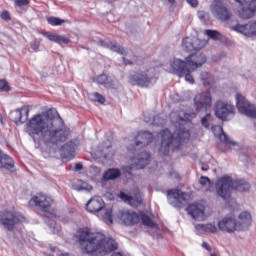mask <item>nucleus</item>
<instances>
[{
  "mask_svg": "<svg viewBox=\"0 0 256 256\" xmlns=\"http://www.w3.org/2000/svg\"><path fill=\"white\" fill-rule=\"evenodd\" d=\"M24 129L34 143H43L46 147L65 143L69 139V129L55 108L35 114L28 120Z\"/></svg>",
  "mask_w": 256,
  "mask_h": 256,
  "instance_id": "1",
  "label": "nucleus"
},
{
  "mask_svg": "<svg viewBox=\"0 0 256 256\" xmlns=\"http://www.w3.org/2000/svg\"><path fill=\"white\" fill-rule=\"evenodd\" d=\"M78 241L82 251L88 255L93 253H113L117 249V243L111 238H105L101 233L92 234L89 229L79 230Z\"/></svg>",
  "mask_w": 256,
  "mask_h": 256,
  "instance_id": "2",
  "label": "nucleus"
},
{
  "mask_svg": "<svg viewBox=\"0 0 256 256\" xmlns=\"http://www.w3.org/2000/svg\"><path fill=\"white\" fill-rule=\"evenodd\" d=\"M161 135V146L160 153L167 156L169 155V149L174 147V149H181V145L186 141H189L191 133L185 128H179L174 133H171L169 129H164L160 132Z\"/></svg>",
  "mask_w": 256,
  "mask_h": 256,
  "instance_id": "3",
  "label": "nucleus"
},
{
  "mask_svg": "<svg viewBox=\"0 0 256 256\" xmlns=\"http://www.w3.org/2000/svg\"><path fill=\"white\" fill-rule=\"evenodd\" d=\"M245 193L251 189V184L246 180H233L230 176H223L216 182V193L224 201L231 199V190Z\"/></svg>",
  "mask_w": 256,
  "mask_h": 256,
  "instance_id": "4",
  "label": "nucleus"
},
{
  "mask_svg": "<svg viewBox=\"0 0 256 256\" xmlns=\"http://www.w3.org/2000/svg\"><path fill=\"white\" fill-rule=\"evenodd\" d=\"M23 221H25V217L20 213L7 210L0 212V224L7 231H15L16 225L23 223Z\"/></svg>",
  "mask_w": 256,
  "mask_h": 256,
  "instance_id": "5",
  "label": "nucleus"
},
{
  "mask_svg": "<svg viewBox=\"0 0 256 256\" xmlns=\"http://www.w3.org/2000/svg\"><path fill=\"white\" fill-rule=\"evenodd\" d=\"M214 113L217 119L230 121L231 117H235V106L226 101L217 100L214 105Z\"/></svg>",
  "mask_w": 256,
  "mask_h": 256,
  "instance_id": "6",
  "label": "nucleus"
},
{
  "mask_svg": "<svg viewBox=\"0 0 256 256\" xmlns=\"http://www.w3.org/2000/svg\"><path fill=\"white\" fill-rule=\"evenodd\" d=\"M194 107L198 113L209 111V109L213 107V97L211 96V91L207 90L196 94L194 97Z\"/></svg>",
  "mask_w": 256,
  "mask_h": 256,
  "instance_id": "7",
  "label": "nucleus"
},
{
  "mask_svg": "<svg viewBox=\"0 0 256 256\" xmlns=\"http://www.w3.org/2000/svg\"><path fill=\"white\" fill-rule=\"evenodd\" d=\"M171 68L173 69L175 75L178 77H185V81L188 83H195V79H193V75H191V71H195L191 69V67L187 66V63L181 59H174L171 64Z\"/></svg>",
  "mask_w": 256,
  "mask_h": 256,
  "instance_id": "8",
  "label": "nucleus"
},
{
  "mask_svg": "<svg viewBox=\"0 0 256 256\" xmlns=\"http://www.w3.org/2000/svg\"><path fill=\"white\" fill-rule=\"evenodd\" d=\"M236 107L242 115L250 117L251 119H256V107L251 104L245 96L241 93L236 94Z\"/></svg>",
  "mask_w": 256,
  "mask_h": 256,
  "instance_id": "9",
  "label": "nucleus"
},
{
  "mask_svg": "<svg viewBox=\"0 0 256 256\" xmlns=\"http://www.w3.org/2000/svg\"><path fill=\"white\" fill-rule=\"evenodd\" d=\"M211 12L218 21H229L231 19V11L223 4L221 0H214L211 4Z\"/></svg>",
  "mask_w": 256,
  "mask_h": 256,
  "instance_id": "10",
  "label": "nucleus"
},
{
  "mask_svg": "<svg viewBox=\"0 0 256 256\" xmlns=\"http://www.w3.org/2000/svg\"><path fill=\"white\" fill-rule=\"evenodd\" d=\"M117 217L127 227H133V225H137L141 221L139 214L133 210H120L117 213Z\"/></svg>",
  "mask_w": 256,
  "mask_h": 256,
  "instance_id": "11",
  "label": "nucleus"
},
{
  "mask_svg": "<svg viewBox=\"0 0 256 256\" xmlns=\"http://www.w3.org/2000/svg\"><path fill=\"white\" fill-rule=\"evenodd\" d=\"M218 229L223 233H233L239 229L237 220L233 214L225 216L222 220L218 221Z\"/></svg>",
  "mask_w": 256,
  "mask_h": 256,
  "instance_id": "12",
  "label": "nucleus"
},
{
  "mask_svg": "<svg viewBox=\"0 0 256 256\" xmlns=\"http://www.w3.org/2000/svg\"><path fill=\"white\" fill-rule=\"evenodd\" d=\"M203 47H205V42L197 37H186L182 40V49L187 53L201 51Z\"/></svg>",
  "mask_w": 256,
  "mask_h": 256,
  "instance_id": "13",
  "label": "nucleus"
},
{
  "mask_svg": "<svg viewBox=\"0 0 256 256\" xmlns=\"http://www.w3.org/2000/svg\"><path fill=\"white\" fill-rule=\"evenodd\" d=\"M10 119L15 123V125H23L29 121V106H22L9 115Z\"/></svg>",
  "mask_w": 256,
  "mask_h": 256,
  "instance_id": "14",
  "label": "nucleus"
},
{
  "mask_svg": "<svg viewBox=\"0 0 256 256\" xmlns=\"http://www.w3.org/2000/svg\"><path fill=\"white\" fill-rule=\"evenodd\" d=\"M184 62L190 67V69H192V71H195V69H199V67H203V65L207 63V56L201 52L191 54L185 58Z\"/></svg>",
  "mask_w": 256,
  "mask_h": 256,
  "instance_id": "15",
  "label": "nucleus"
},
{
  "mask_svg": "<svg viewBox=\"0 0 256 256\" xmlns=\"http://www.w3.org/2000/svg\"><path fill=\"white\" fill-rule=\"evenodd\" d=\"M230 29L236 31V33H241L246 37H256V21H251L247 24H236L231 26Z\"/></svg>",
  "mask_w": 256,
  "mask_h": 256,
  "instance_id": "16",
  "label": "nucleus"
},
{
  "mask_svg": "<svg viewBox=\"0 0 256 256\" xmlns=\"http://www.w3.org/2000/svg\"><path fill=\"white\" fill-rule=\"evenodd\" d=\"M29 205H35L42 213H49L51 209V200L47 199V197L43 194H37L32 197L29 201Z\"/></svg>",
  "mask_w": 256,
  "mask_h": 256,
  "instance_id": "17",
  "label": "nucleus"
},
{
  "mask_svg": "<svg viewBox=\"0 0 256 256\" xmlns=\"http://www.w3.org/2000/svg\"><path fill=\"white\" fill-rule=\"evenodd\" d=\"M129 82L137 87H148L151 85V78L145 72H134L130 74Z\"/></svg>",
  "mask_w": 256,
  "mask_h": 256,
  "instance_id": "18",
  "label": "nucleus"
},
{
  "mask_svg": "<svg viewBox=\"0 0 256 256\" xmlns=\"http://www.w3.org/2000/svg\"><path fill=\"white\" fill-rule=\"evenodd\" d=\"M238 15L241 19H252L256 15V0H251L249 3L240 4Z\"/></svg>",
  "mask_w": 256,
  "mask_h": 256,
  "instance_id": "19",
  "label": "nucleus"
},
{
  "mask_svg": "<svg viewBox=\"0 0 256 256\" xmlns=\"http://www.w3.org/2000/svg\"><path fill=\"white\" fill-rule=\"evenodd\" d=\"M85 207L89 213H103L105 211V201L100 196H96L91 198Z\"/></svg>",
  "mask_w": 256,
  "mask_h": 256,
  "instance_id": "20",
  "label": "nucleus"
},
{
  "mask_svg": "<svg viewBox=\"0 0 256 256\" xmlns=\"http://www.w3.org/2000/svg\"><path fill=\"white\" fill-rule=\"evenodd\" d=\"M97 43L100 47L110 49V51H114V53H118L119 55H127V52L125 51V48L123 46L119 45L115 41H111V39L109 38L99 40Z\"/></svg>",
  "mask_w": 256,
  "mask_h": 256,
  "instance_id": "21",
  "label": "nucleus"
},
{
  "mask_svg": "<svg viewBox=\"0 0 256 256\" xmlns=\"http://www.w3.org/2000/svg\"><path fill=\"white\" fill-rule=\"evenodd\" d=\"M60 157L65 161H71L75 158V142L69 141L60 148Z\"/></svg>",
  "mask_w": 256,
  "mask_h": 256,
  "instance_id": "22",
  "label": "nucleus"
},
{
  "mask_svg": "<svg viewBox=\"0 0 256 256\" xmlns=\"http://www.w3.org/2000/svg\"><path fill=\"white\" fill-rule=\"evenodd\" d=\"M41 34L49 41H52L53 43H58V45H68V43H71L69 37L65 35H57L49 31H42Z\"/></svg>",
  "mask_w": 256,
  "mask_h": 256,
  "instance_id": "23",
  "label": "nucleus"
},
{
  "mask_svg": "<svg viewBox=\"0 0 256 256\" xmlns=\"http://www.w3.org/2000/svg\"><path fill=\"white\" fill-rule=\"evenodd\" d=\"M151 160V154L149 152L143 151L140 152L134 159L132 160L136 169H145L147 165H149V161Z\"/></svg>",
  "mask_w": 256,
  "mask_h": 256,
  "instance_id": "24",
  "label": "nucleus"
},
{
  "mask_svg": "<svg viewBox=\"0 0 256 256\" xmlns=\"http://www.w3.org/2000/svg\"><path fill=\"white\" fill-rule=\"evenodd\" d=\"M219 140L220 143L218 144V149H222L224 153H227V151H231L233 147L237 145L235 141L229 139V136L225 132H222L219 135Z\"/></svg>",
  "mask_w": 256,
  "mask_h": 256,
  "instance_id": "25",
  "label": "nucleus"
},
{
  "mask_svg": "<svg viewBox=\"0 0 256 256\" xmlns=\"http://www.w3.org/2000/svg\"><path fill=\"white\" fill-rule=\"evenodd\" d=\"M153 143V134L149 131L139 132L136 137V147H147Z\"/></svg>",
  "mask_w": 256,
  "mask_h": 256,
  "instance_id": "26",
  "label": "nucleus"
},
{
  "mask_svg": "<svg viewBox=\"0 0 256 256\" xmlns=\"http://www.w3.org/2000/svg\"><path fill=\"white\" fill-rule=\"evenodd\" d=\"M0 169H6V171H13L15 169V161L9 155L3 153L0 150Z\"/></svg>",
  "mask_w": 256,
  "mask_h": 256,
  "instance_id": "27",
  "label": "nucleus"
},
{
  "mask_svg": "<svg viewBox=\"0 0 256 256\" xmlns=\"http://www.w3.org/2000/svg\"><path fill=\"white\" fill-rule=\"evenodd\" d=\"M239 222H238V231H245V229H249V225H251V213L244 211L240 213L238 216Z\"/></svg>",
  "mask_w": 256,
  "mask_h": 256,
  "instance_id": "28",
  "label": "nucleus"
},
{
  "mask_svg": "<svg viewBox=\"0 0 256 256\" xmlns=\"http://www.w3.org/2000/svg\"><path fill=\"white\" fill-rule=\"evenodd\" d=\"M186 211L192 219H201L203 215H205V211L201 209V206L199 204H190L187 206Z\"/></svg>",
  "mask_w": 256,
  "mask_h": 256,
  "instance_id": "29",
  "label": "nucleus"
},
{
  "mask_svg": "<svg viewBox=\"0 0 256 256\" xmlns=\"http://www.w3.org/2000/svg\"><path fill=\"white\" fill-rule=\"evenodd\" d=\"M121 177V170L117 168H109L106 170L102 176L103 181H115Z\"/></svg>",
  "mask_w": 256,
  "mask_h": 256,
  "instance_id": "30",
  "label": "nucleus"
},
{
  "mask_svg": "<svg viewBox=\"0 0 256 256\" xmlns=\"http://www.w3.org/2000/svg\"><path fill=\"white\" fill-rule=\"evenodd\" d=\"M96 83H98V85H104L106 89H113V87H115L113 79H111L107 74H100L96 78Z\"/></svg>",
  "mask_w": 256,
  "mask_h": 256,
  "instance_id": "31",
  "label": "nucleus"
},
{
  "mask_svg": "<svg viewBox=\"0 0 256 256\" xmlns=\"http://www.w3.org/2000/svg\"><path fill=\"white\" fill-rule=\"evenodd\" d=\"M200 79L204 87H211V85H215V77L209 72H201Z\"/></svg>",
  "mask_w": 256,
  "mask_h": 256,
  "instance_id": "32",
  "label": "nucleus"
},
{
  "mask_svg": "<svg viewBox=\"0 0 256 256\" xmlns=\"http://www.w3.org/2000/svg\"><path fill=\"white\" fill-rule=\"evenodd\" d=\"M72 189L74 191H93V186L83 180H78L72 184Z\"/></svg>",
  "mask_w": 256,
  "mask_h": 256,
  "instance_id": "33",
  "label": "nucleus"
},
{
  "mask_svg": "<svg viewBox=\"0 0 256 256\" xmlns=\"http://www.w3.org/2000/svg\"><path fill=\"white\" fill-rule=\"evenodd\" d=\"M168 197H173L176 201H187V198H185V195L187 193L179 190V189H170L167 191Z\"/></svg>",
  "mask_w": 256,
  "mask_h": 256,
  "instance_id": "34",
  "label": "nucleus"
},
{
  "mask_svg": "<svg viewBox=\"0 0 256 256\" xmlns=\"http://www.w3.org/2000/svg\"><path fill=\"white\" fill-rule=\"evenodd\" d=\"M197 231H202V233H217V226L215 224H198L195 226Z\"/></svg>",
  "mask_w": 256,
  "mask_h": 256,
  "instance_id": "35",
  "label": "nucleus"
},
{
  "mask_svg": "<svg viewBox=\"0 0 256 256\" xmlns=\"http://www.w3.org/2000/svg\"><path fill=\"white\" fill-rule=\"evenodd\" d=\"M205 35L209 37V39H212L213 41H223V34L217 30H205Z\"/></svg>",
  "mask_w": 256,
  "mask_h": 256,
  "instance_id": "36",
  "label": "nucleus"
},
{
  "mask_svg": "<svg viewBox=\"0 0 256 256\" xmlns=\"http://www.w3.org/2000/svg\"><path fill=\"white\" fill-rule=\"evenodd\" d=\"M103 221L107 225H113V209H105L102 211Z\"/></svg>",
  "mask_w": 256,
  "mask_h": 256,
  "instance_id": "37",
  "label": "nucleus"
},
{
  "mask_svg": "<svg viewBox=\"0 0 256 256\" xmlns=\"http://www.w3.org/2000/svg\"><path fill=\"white\" fill-rule=\"evenodd\" d=\"M139 217L143 225H145L146 227H151L152 229L157 227V224L153 221V219H151V217H149V215L141 213Z\"/></svg>",
  "mask_w": 256,
  "mask_h": 256,
  "instance_id": "38",
  "label": "nucleus"
},
{
  "mask_svg": "<svg viewBox=\"0 0 256 256\" xmlns=\"http://www.w3.org/2000/svg\"><path fill=\"white\" fill-rule=\"evenodd\" d=\"M211 121H213V115H211V113H207L201 118L202 127H205V129H209V127H211Z\"/></svg>",
  "mask_w": 256,
  "mask_h": 256,
  "instance_id": "39",
  "label": "nucleus"
},
{
  "mask_svg": "<svg viewBox=\"0 0 256 256\" xmlns=\"http://www.w3.org/2000/svg\"><path fill=\"white\" fill-rule=\"evenodd\" d=\"M48 24L52 25V27H57L59 25H63V23H65L64 19L61 18H57L55 16H50L49 18H47Z\"/></svg>",
  "mask_w": 256,
  "mask_h": 256,
  "instance_id": "40",
  "label": "nucleus"
},
{
  "mask_svg": "<svg viewBox=\"0 0 256 256\" xmlns=\"http://www.w3.org/2000/svg\"><path fill=\"white\" fill-rule=\"evenodd\" d=\"M92 101L95 103H100L101 105H105V101H107L103 95H101L99 92H95L91 95Z\"/></svg>",
  "mask_w": 256,
  "mask_h": 256,
  "instance_id": "41",
  "label": "nucleus"
},
{
  "mask_svg": "<svg viewBox=\"0 0 256 256\" xmlns=\"http://www.w3.org/2000/svg\"><path fill=\"white\" fill-rule=\"evenodd\" d=\"M0 91L4 93H9L11 91V87L9 86V83L7 81L0 79Z\"/></svg>",
  "mask_w": 256,
  "mask_h": 256,
  "instance_id": "42",
  "label": "nucleus"
},
{
  "mask_svg": "<svg viewBox=\"0 0 256 256\" xmlns=\"http://www.w3.org/2000/svg\"><path fill=\"white\" fill-rule=\"evenodd\" d=\"M199 183L202 185V187H207V185H211V179H209L207 176H202L199 179Z\"/></svg>",
  "mask_w": 256,
  "mask_h": 256,
  "instance_id": "43",
  "label": "nucleus"
},
{
  "mask_svg": "<svg viewBox=\"0 0 256 256\" xmlns=\"http://www.w3.org/2000/svg\"><path fill=\"white\" fill-rule=\"evenodd\" d=\"M29 0H15V6L16 7H27L29 5Z\"/></svg>",
  "mask_w": 256,
  "mask_h": 256,
  "instance_id": "44",
  "label": "nucleus"
},
{
  "mask_svg": "<svg viewBox=\"0 0 256 256\" xmlns=\"http://www.w3.org/2000/svg\"><path fill=\"white\" fill-rule=\"evenodd\" d=\"M41 45V42L40 41H33L31 44H30V47L33 51H35L37 53V51H39V47Z\"/></svg>",
  "mask_w": 256,
  "mask_h": 256,
  "instance_id": "45",
  "label": "nucleus"
},
{
  "mask_svg": "<svg viewBox=\"0 0 256 256\" xmlns=\"http://www.w3.org/2000/svg\"><path fill=\"white\" fill-rule=\"evenodd\" d=\"M1 19L4 21H11V15L7 11L1 13Z\"/></svg>",
  "mask_w": 256,
  "mask_h": 256,
  "instance_id": "46",
  "label": "nucleus"
},
{
  "mask_svg": "<svg viewBox=\"0 0 256 256\" xmlns=\"http://www.w3.org/2000/svg\"><path fill=\"white\" fill-rule=\"evenodd\" d=\"M49 227H50V229H52V232L54 235H59V233H61V230L59 228L55 227V224L50 223Z\"/></svg>",
  "mask_w": 256,
  "mask_h": 256,
  "instance_id": "47",
  "label": "nucleus"
},
{
  "mask_svg": "<svg viewBox=\"0 0 256 256\" xmlns=\"http://www.w3.org/2000/svg\"><path fill=\"white\" fill-rule=\"evenodd\" d=\"M205 17V12L202 11L198 13V18L200 19V21H202V23H207V19Z\"/></svg>",
  "mask_w": 256,
  "mask_h": 256,
  "instance_id": "48",
  "label": "nucleus"
},
{
  "mask_svg": "<svg viewBox=\"0 0 256 256\" xmlns=\"http://www.w3.org/2000/svg\"><path fill=\"white\" fill-rule=\"evenodd\" d=\"M188 5H191V7H198L199 6V1L197 0H186Z\"/></svg>",
  "mask_w": 256,
  "mask_h": 256,
  "instance_id": "49",
  "label": "nucleus"
},
{
  "mask_svg": "<svg viewBox=\"0 0 256 256\" xmlns=\"http://www.w3.org/2000/svg\"><path fill=\"white\" fill-rule=\"evenodd\" d=\"M75 171H83V164L81 162L75 164Z\"/></svg>",
  "mask_w": 256,
  "mask_h": 256,
  "instance_id": "50",
  "label": "nucleus"
},
{
  "mask_svg": "<svg viewBox=\"0 0 256 256\" xmlns=\"http://www.w3.org/2000/svg\"><path fill=\"white\" fill-rule=\"evenodd\" d=\"M202 247H204V249L206 251H211V246H209V244L207 242H203Z\"/></svg>",
  "mask_w": 256,
  "mask_h": 256,
  "instance_id": "51",
  "label": "nucleus"
},
{
  "mask_svg": "<svg viewBox=\"0 0 256 256\" xmlns=\"http://www.w3.org/2000/svg\"><path fill=\"white\" fill-rule=\"evenodd\" d=\"M170 204L173 205V207H183L182 202H170Z\"/></svg>",
  "mask_w": 256,
  "mask_h": 256,
  "instance_id": "52",
  "label": "nucleus"
},
{
  "mask_svg": "<svg viewBox=\"0 0 256 256\" xmlns=\"http://www.w3.org/2000/svg\"><path fill=\"white\" fill-rule=\"evenodd\" d=\"M239 5H243L244 3H249V0H235Z\"/></svg>",
  "mask_w": 256,
  "mask_h": 256,
  "instance_id": "53",
  "label": "nucleus"
},
{
  "mask_svg": "<svg viewBox=\"0 0 256 256\" xmlns=\"http://www.w3.org/2000/svg\"><path fill=\"white\" fill-rule=\"evenodd\" d=\"M127 197H129V196L127 194H125V192L120 193V198L121 199H127Z\"/></svg>",
  "mask_w": 256,
  "mask_h": 256,
  "instance_id": "54",
  "label": "nucleus"
},
{
  "mask_svg": "<svg viewBox=\"0 0 256 256\" xmlns=\"http://www.w3.org/2000/svg\"><path fill=\"white\" fill-rule=\"evenodd\" d=\"M241 156L245 157V159H247L249 157V152H241Z\"/></svg>",
  "mask_w": 256,
  "mask_h": 256,
  "instance_id": "55",
  "label": "nucleus"
},
{
  "mask_svg": "<svg viewBox=\"0 0 256 256\" xmlns=\"http://www.w3.org/2000/svg\"><path fill=\"white\" fill-rule=\"evenodd\" d=\"M168 2L170 3V5H175V0H168Z\"/></svg>",
  "mask_w": 256,
  "mask_h": 256,
  "instance_id": "56",
  "label": "nucleus"
},
{
  "mask_svg": "<svg viewBox=\"0 0 256 256\" xmlns=\"http://www.w3.org/2000/svg\"><path fill=\"white\" fill-rule=\"evenodd\" d=\"M126 65H133V62H131L130 60H127Z\"/></svg>",
  "mask_w": 256,
  "mask_h": 256,
  "instance_id": "57",
  "label": "nucleus"
},
{
  "mask_svg": "<svg viewBox=\"0 0 256 256\" xmlns=\"http://www.w3.org/2000/svg\"><path fill=\"white\" fill-rule=\"evenodd\" d=\"M202 171H208V169L205 167H202Z\"/></svg>",
  "mask_w": 256,
  "mask_h": 256,
  "instance_id": "58",
  "label": "nucleus"
},
{
  "mask_svg": "<svg viewBox=\"0 0 256 256\" xmlns=\"http://www.w3.org/2000/svg\"><path fill=\"white\" fill-rule=\"evenodd\" d=\"M210 256H218L216 253H211Z\"/></svg>",
  "mask_w": 256,
  "mask_h": 256,
  "instance_id": "59",
  "label": "nucleus"
},
{
  "mask_svg": "<svg viewBox=\"0 0 256 256\" xmlns=\"http://www.w3.org/2000/svg\"><path fill=\"white\" fill-rule=\"evenodd\" d=\"M114 256H122L121 253H116Z\"/></svg>",
  "mask_w": 256,
  "mask_h": 256,
  "instance_id": "60",
  "label": "nucleus"
},
{
  "mask_svg": "<svg viewBox=\"0 0 256 256\" xmlns=\"http://www.w3.org/2000/svg\"><path fill=\"white\" fill-rule=\"evenodd\" d=\"M1 123H3V119H1Z\"/></svg>",
  "mask_w": 256,
  "mask_h": 256,
  "instance_id": "61",
  "label": "nucleus"
}]
</instances>
